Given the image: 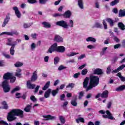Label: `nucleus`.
<instances>
[{"mask_svg":"<svg viewBox=\"0 0 125 125\" xmlns=\"http://www.w3.org/2000/svg\"><path fill=\"white\" fill-rule=\"evenodd\" d=\"M80 75H81V73L78 72L77 73H75L74 75L73 78H74V79H78V78H79V77H80Z\"/></svg>","mask_w":125,"mask_h":125,"instance_id":"5fc2aeb1","label":"nucleus"},{"mask_svg":"<svg viewBox=\"0 0 125 125\" xmlns=\"http://www.w3.org/2000/svg\"><path fill=\"white\" fill-rule=\"evenodd\" d=\"M59 92V88H57L55 90H53L51 91L52 96L54 97L56 96V95Z\"/></svg>","mask_w":125,"mask_h":125,"instance_id":"393cba45","label":"nucleus"},{"mask_svg":"<svg viewBox=\"0 0 125 125\" xmlns=\"http://www.w3.org/2000/svg\"><path fill=\"white\" fill-rule=\"evenodd\" d=\"M77 54H79V53L71 52L70 54H67L66 56L68 57H71L72 56H75V55H77Z\"/></svg>","mask_w":125,"mask_h":125,"instance_id":"79ce46f5","label":"nucleus"},{"mask_svg":"<svg viewBox=\"0 0 125 125\" xmlns=\"http://www.w3.org/2000/svg\"><path fill=\"white\" fill-rule=\"evenodd\" d=\"M2 35H7L8 36H13L12 31L11 32H3L0 34V36H2Z\"/></svg>","mask_w":125,"mask_h":125,"instance_id":"f704fd0d","label":"nucleus"},{"mask_svg":"<svg viewBox=\"0 0 125 125\" xmlns=\"http://www.w3.org/2000/svg\"><path fill=\"white\" fill-rule=\"evenodd\" d=\"M10 80L9 83H14L16 81V77L15 76H12L9 79Z\"/></svg>","mask_w":125,"mask_h":125,"instance_id":"2f4dec72","label":"nucleus"},{"mask_svg":"<svg viewBox=\"0 0 125 125\" xmlns=\"http://www.w3.org/2000/svg\"><path fill=\"white\" fill-rule=\"evenodd\" d=\"M57 43H54L48 49L47 53H52L54 51H57Z\"/></svg>","mask_w":125,"mask_h":125,"instance_id":"423d86ee","label":"nucleus"},{"mask_svg":"<svg viewBox=\"0 0 125 125\" xmlns=\"http://www.w3.org/2000/svg\"><path fill=\"white\" fill-rule=\"evenodd\" d=\"M43 118H44L45 119H42V121H48L49 120H54L55 119H56V117L52 116L50 115H43Z\"/></svg>","mask_w":125,"mask_h":125,"instance_id":"9d476101","label":"nucleus"},{"mask_svg":"<svg viewBox=\"0 0 125 125\" xmlns=\"http://www.w3.org/2000/svg\"><path fill=\"white\" fill-rule=\"evenodd\" d=\"M77 97H75L74 99H73L71 101V104L72 106H74V107H77L78 106V103H77Z\"/></svg>","mask_w":125,"mask_h":125,"instance_id":"a211bd4d","label":"nucleus"},{"mask_svg":"<svg viewBox=\"0 0 125 125\" xmlns=\"http://www.w3.org/2000/svg\"><path fill=\"white\" fill-rule=\"evenodd\" d=\"M111 73V67L108 66L106 69V74H109Z\"/></svg>","mask_w":125,"mask_h":125,"instance_id":"0e129e2a","label":"nucleus"},{"mask_svg":"<svg viewBox=\"0 0 125 125\" xmlns=\"http://www.w3.org/2000/svg\"><path fill=\"white\" fill-rule=\"evenodd\" d=\"M84 92H83V91H82L79 93V99H81L82 98H83V96H84Z\"/></svg>","mask_w":125,"mask_h":125,"instance_id":"c03bdc74","label":"nucleus"},{"mask_svg":"<svg viewBox=\"0 0 125 125\" xmlns=\"http://www.w3.org/2000/svg\"><path fill=\"white\" fill-rule=\"evenodd\" d=\"M42 25H43L44 28H49L51 27V25L49 22L43 21L42 22Z\"/></svg>","mask_w":125,"mask_h":125,"instance_id":"a878e982","label":"nucleus"},{"mask_svg":"<svg viewBox=\"0 0 125 125\" xmlns=\"http://www.w3.org/2000/svg\"><path fill=\"white\" fill-rule=\"evenodd\" d=\"M106 21L109 24L110 27H114L115 24H116V22H118L119 21V19H117L116 20H114L110 18H107L106 19Z\"/></svg>","mask_w":125,"mask_h":125,"instance_id":"0eeeda50","label":"nucleus"},{"mask_svg":"<svg viewBox=\"0 0 125 125\" xmlns=\"http://www.w3.org/2000/svg\"><path fill=\"white\" fill-rule=\"evenodd\" d=\"M64 69H67V67L64 66L62 65H60L58 68L59 71H62V70H64Z\"/></svg>","mask_w":125,"mask_h":125,"instance_id":"8fccbe9b","label":"nucleus"},{"mask_svg":"<svg viewBox=\"0 0 125 125\" xmlns=\"http://www.w3.org/2000/svg\"><path fill=\"white\" fill-rule=\"evenodd\" d=\"M49 59V57L48 56H46L44 58V62H48V60Z\"/></svg>","mask_w":125,"mask_h":125,"instance_id":"69168bd1","label":"nucleus"},{"mask_svg":"<svg viewBox=\"0 0 125 125\" xmlns=\"http://www.w3.org/2000/svg\"><path fill=\"white\" fill-rule=\"evenodd\" d=\"M49 85H50V82L48 81L45 84V85L42 87L43 90H46L47 88L49 87Z\"/></svg>","mask_w":125,"mask_h":125,"instance_id":"72a5a7b5","label":"nucleus"},{"mask_svg":"<svg viewBox=\"0 0 125 125\" xmlns=\"http://www.w3.org/2000/svg\"><path fill=\"white\" fill-rule=\"evenodd\" d=\"M21 72H22V69L20 68H18L16 70V72L15 73V76L17 77L18 78H21V76L22 74H21Z\"/></svg>","mask_w":125,"mask_h":125,"instance_id":"aec40b11","label":"nucleus"},{"mask_svg":"<svg viewBox=\"0 0 125 125\" xmlns=\"http://www.w3.org/2000/svg\"><path fill=\"white\" fill-rule=\"evenodd\" d=\"M31 37H32V39H33L34 40H36L37 37H38V34H37L36 33L32 34H31Z\"/></svg>","mask_w":125,"mask_h":125,"instance_id":"4d7b16f0","label":"nucleus"},{"mask_svg":"<svg viewBox=\"0 0 125 125\" xmlns=\"http://www.w3.org/2000/svg\"><path fill=\"white\" fill-rule=\"evenodd\" d=\"M90 82L88 85V82ZM99 84V77L96 76L91 75L90 77H86L83 82V87L86 88V91L92 89L93 87L97 86ZM88 85V86H87Z\"/></svg>","mask_w":125,"mask_h":125,"instance_id":"f257e3e1","label":"nucleus"},{"mask_svg":"<svg viewBox=\"0 0 125 125\" xmlns=\"http://www.w3.org/2000/svg\"><path fill=\"white\" fill-rule=\"evenodd\" d=\"M95 26L96 28H101L103 27V25L98 22L96 23Z\"/></svg>","mask_w":125,"mask_h":125,"instance_id":"3c124183","label":"nucleus"},{"mask_svg":"<svg viewBox=\"0 0 125 125\" xmlns=\"http://www.w3.org/2000/svg\"><path fill=\"white\" fill-rule=\"evenodd\" d=\"M54 41L57 42H63V38L59 35H55Z\"/></svg>","mask_w":125,"mask_h":125,"instance_id":"2eb2a0df","label":"nucleus"},{"mask_svg":"<svg viewBox=\"0 0 125 125\" xmlns=\"http://www.w3.org/2000/svg\"><path fill=\"white\" fill-rule=\"evenodd\" d=\"M87 72H88L87 69H84L82 71L81 74H82V76H85V75H86L87 74Z\"/></svg>","mask_w":125,"mask_h":125,"instance_id":"a18cd8bd","label":"nucleus"},{"mask_svg":"<svg viewBox=\"0 0 125 125\" xmlns=\"http://www.w3.org/2000/svg\"><path fill=\"white\" fill-rule=\"evenodd\" d=\"M71 16H72V13L70 10H67L62 14V17L66 19L71 18Z\"/></svg>","mask_w":125,"mask_h":125,"instance_id":"1a4fd4ad","label":"nucleus"},{"mask_svg":"<svg viewBox=\"0 0 125 125\" xmlns=\"http://www.w3.org/2000/svg\"><path fill=\"white\" fill-rule=\"evenodd\" d=\"M103 24L104 25V30H107V29H108V27H107V22H106V21L103 20Z\"/></svg>","mask_w":125,"mask_h":125,"instance_id":"864d4df0","label":"nucleus"},{"mask_svg":"<svg viewBox=\"0 0 125 125\" xmlns=\"http://www.w3.org/2000/svg\"><path fill=\"white\" fill-rule=\"evenodd\" d=\"M27 2L30 3V4H34L35 3H37L38 2V0H27Z\"/></svg>","mask_w":125,"mask_h":125,"instance_id":"37998d69","label":"nucleus"},{"mask_svg":"<svg viewBox=\"0 0 125 125\" xmlns=\"http://www.w3.org/2000/svg\"><path fill=\"white\" fill-rule=\"evenodd\" d=\"M54 65H57V63H59V61H60V58L58 57H56L54 59Z\"/></svg>","mask_w":125,"mask_h":125,"instance_id":"c9c22d12","label":"nucleus"},{"mask_svg":"<svg viewBox=\"0 0 125 125\" xmlns=\"http://www.w3.org/2000/svg\"><path fill=\"white\" fill-rule=\"evenodd\" d=\"M20 89H21V88L19 86H17L11 91V94H13V93L16 92V91H19Z\"/></svg>","mask_w":125,"mask_h":125,"instance_id":"cd10ccee","label":"nucleus"},{"mask_svg":"<svg viewBox=\"0 0 125 125\" xmlns=\"http://www.w3.org/2000/svg\"><path fill=\"white\" fill-rule=\"evenodd\" d=\"M13 40V38H8V42L6 43L7 45L11 46L10 49V54L12 56L14 55V53H15V50H14V48H15V45H17V42L16 41L14 42L13 44L11 43V42H12Z\"/></svg>","mask_w":125,"mask_h":125,"instance_id":"20e7f679","label":"nucleus"},{"mask_svg":"<svg viewBox=\"0 0 125 125\" xmlns=\"http://www.w3.org/2000/svg\"><path fill=\"white\" fill-rule=\"evenodd\" d=\"M125 16V10L120 9L119 13V17H124Z\"/></svg>","mask_w":125,"mask_h":125,"instance_id":"7c9ffc66","label":"nucleus"},{"mask_svg":"<svg viewBox=\"0 0 125 125\" xmlns=\"http://www.w3.org/2000/svg\"><path fill=\"white\" fill-rule=\"evenodd\" d=\"M93 73L94 75H98V76H101L103 75V70L101 68H96L95 70H93Z\"/></svg>","mask_w":125,"mask_h":125,"instance_id":"6e6552de","label":"nucleus"},{"mask_svg":"<svg viewBox=\"0 0 125 125\" xmlns=\"http://www.w3.org/2000/svg\"><path fill=\"white\" fill-rule=\"evenodd\" d=\"M31 109H32V104H27L24 108V111L26 113H30L31 112Z\"/></svg>","mask_w":125,"mask_h":125,"instance_id":"6ab92c4d","label":"nucleus"},{"mask_svg":"<svg viewBox=\"0 0 125 125\" xmlns=\"http://www.w3.org/2000/svg\"><path fill=\"white\" fill-rule=\"evenodd\" d=\"M30 100L31 101H33V102H36L37 101V98H36V97H35L34 95L30 96Z\"/></svg>","mask_w":125,"mask_h":125,"instance_id":"09e8293b","label":"nucleus"},{"mask_svg":"<svg viewBox=\"0 0 125 125\" xmlns=\"http://www.w3.org/2000/svg\"><path fill=\"white\" fill-rule=\"evenodd\" d=\"M1 105L3 106V109L4 110H7L8 109V104H7V103L5 101L2 102Z\"/></svg>","mask_w":125,"mask_h":125,"instance_id":"c85d7f7f","label":"nucleus"},{"mask_svg":"<svg viewBox=\"0 0 125 125\" xmlns=\"http://www.w3.org/2000/svg\"><path fill=\"white\" fill-rule=\"evenodd\" d=\"M65 97V94H63L60 96V100L61 101H64V99Z\"/></svg>","mask_w":125,"mask_h":125,"instance_id":"680f3d73","label":"nucleus"},{"mask_svg":"<svg viewBox=\"0 0 125 125\" xmlns=\"http://www.w3.org/2000/svg\"><path fill=\"white\" fill-rule=\"evenodd\" d=\"M27 88L28 89H34L35 88L36 85L34 84L31 83L30 81H27Z\"/></svg>","mask_w":125,"mask_h":125,"instance_id":"dca6fc26","label":"nucleus"},{"mask_svg":"<svg viewBox=\"0 0 125 125\" xmlns=\"http://www.w3.org/2000/svg\"><path fill=\"white\" fill-rule=\"evenodd\" d=\"M68 25V27H70V28H73V27H74V21H73V20H70L69 21V24Z\"/></svg>","mask_w":125,"mask_h":125,"instance_id":"de8ad7c7","label":"nucleus"},{"mask_svg":"<svg viewBox=\"0 0 125 125\" xmlns=\"http://www.w3.org/2000/svg\"><path fill=\"white\" fill-rule=\"evenodd\" d=\"M54 17H63L62 14L56 13L53 15Z\"/></svg>","mask_w":125,"mask_h":125,"instance_id":"13d9d810","label":"nucleus"},{"mask_svg":"<svg viewBox=\"0 0 125 125\" xmlns=\"http://www.w3.org/2000/svg\"><path fill=\"white\" fill-rule=\"evenodd\" d=\"M121 46H122V45L121 44L118 43V44L114 45V49H117L119 48V47H121Z\"/></svg>","mask_w":125,"mask_h":125,"instance_id":"bf43d9fd","label":"nucleus"},{"mask_svg":"<svg viewBox=\"0 0 125 125\" xmlns=\"http://www.w3.org/2000/svg\"><path fill=\"white\" fill-rule=\"evenodd\" d=\"M78 4L80 8L83 9V0H78Z\"/></svg>","mask_w":125,"mask_h":125,"instance_id":"bb28decb","label":"nucleus"},{"mask_svg":"<svg viewBox=\"0 0 125 125\" xmlns=\"http://www.w3.org/2000/svg\"><path fill=\"white\" fill-rule=\"evenodd\" d=\"M106 113L107 114V116L111 118L113 120H115V119L114 118V117H113V116H112V114L111 113V112H110V111L109 110H106Z\"/></svg>","mask_w":125,"mask_h":125,"instance_id":"a19ab883","label":"nucleus"},{"mask_svg":"<svg viewBox=\"0 0 125 125\" xmlns=\"http://www.w3.org/2000/svg\"><path fill=\"white\" fill-rule=\"evenodd\" d=\"M37 80H38V75L37 74V71H35L33 73L31 80V82H35V81H37Z\"/></svg>","mask_w":125,"mask_h":125,"instance_id":"f3484780","label":"nucleus"},{"mask_svg":"<svg viewBox=\"0 0 125 125\" xmlns=\"http://www.w3.org/2000/svg\"><path fill=\"white\" fill-rule=\"evenodd\" d=\"M108 94H109V91H108V90L104 91L101 94L102 98H108Z\"/></svg>","mask_w":125,"mask_h":125,"instance_id":"412c9836","label":"nucleus"},{"mask_svg":"<svg viewBox=\"0 0 125 125\" xmlns=\"http://www.w3.org/2000/svg\"><path fill=\"white\" fill-rule=\"evenodd\" d=\"M12 76H13V73L10 72H7L4 74L3 76V80H4V81L2 82L1 86L5 93H7V92L10 91L11 88L10 85H9V81H8V80Z\"/></svg>","mask_w":125,"mask_h":125,"instance_id":"7ed1b4c3","label":"nucleus"},{"mask_svg":"<svg viewBox=\"0 0 125 125\" xmlns=\"http://www.w3.org/2000/svg\"><path fill=\"white\" fill-rule=\"evenodd\" d=\"M74 88L75 87V83H69L67 86L66 88Z\"/></svg>","mask_w":125,"mask_h":125,"instance_id":"ea45409f","label":"nucleus"},{"mask_svg":"<svg viewBox=\"0 0 125 125\" xmlns=\"http://www.w3.org/2000/svg\"><path fill=\"white\" fill-rule=\"evenodd\" d=\"M13 9L15 11V13L18 18H20L21 17V13H20V11L18 9V7L17 6L13 7Z\"/></svg>","mask_w":125,"mask_h":125,"instance_id":"9b49d317","label":"nucleus"},{"mask_svg":"<svg viewBox=\"0 0 125 125\" xmlns=\"http://www.w3.org/2000/svg\"><path fill=\"white\" fill-rule=\"evenodd\" d=\"M119 0H114L110 2V5L111 6H114V5H116V4L119 3Z\"/></svg>","mask_w":125,"mask_h":125,"instance_id":"4c0bfd02","label":"nucleus"},{"mask_svg":"<svg viewBox=\"0 0 125 125\" xmlns=\"http://www.w3.org/2000/svg\"><path fill=\"white\" fill-rule=\"evenodd\" d=\"M8 125V124L6 122H4L3 120H0V125Z\"/></svg>","mask_w":125,"mask_h":125,"instance_id":"052dcab7","label":"nucleus"},{"mask_svg":"<svg viewBox=\"0 0 125 125\" xmlns=\"http://www.w3.org/2000/svg\"><path fill=\"white\" fill-rule=\"evenodd\" d=\"M40 88V85H37L36 88H35V90L34 91V92L35 93H37V92H38V91H39V89Z\"/></svg>","mask_w":125,"mask_h":125,"instance_id":"774afa93","label":"nucleus"},{"mask_svg":"<svg viewBox=\"0 0 125 125\" xmlns=\"http://www.w3.org/2000/svg\"><path fill=\"white\" fill-rule=\"evenodd\" d=\"M48 0H39V2L41 4H45Z\"/></svg>","mask_w":125,"mask_h":125,"instance_id":"6e6d98bb","label":"nucleus"},{"mask_svg":"<svg viewBox=\"0 0 125 125\" xmlns=\"http://www.w3.org/2000/svg\"><path fill=\"white\" fill-rule=\"evenodd\" d=\"M31 27L30 23H24L23 24V27L25 29H27V28H30Z\"/></svg>","mask_w":125,"mask_h":125,"instance_id":"603ef678","label":"nucleus"},{"mask_svg":"<svg viewBox=\"0 0 125 125\" xmlns=\"http://www.w3.org/2000/svg\"><path fill=\"white\" fill-rule=\"evenodd\" d=\"M9 20H10V17L9 16V15L6 16V18H5L4 21L3 22V24L2 25V27L4 28L5 26H6V24L9 22Z\"/></svg>","mask_w":125,"mask_h":125,"instance_id":"f8f14e48","label":"nucleus"},{"mask_svg":"<svg viewBox=\"0 0 125 125\" xmlns=\"http://www.w3.org/2000/svg\"><path fill=\"white\" fill-rule=\"evenodd\" d=\"M116 91H124L125 90V85H122L116 88Z\"/></svg>","mask_w":125,"mask_h":125,"instance_id":"b1692460","label":"nucleus"},{"mask_svg":"<svg viewBox=\"0 0 125 125\" xmlns=\"http://www.w3.org/2000/svg\"><path fill=\"white\" fill-rule=\"evenodd\" d=\"M21 119L24 118V111L20 109H13L8 113L7 115V120L8 122H13L15 121L17 117Z\"/></svg>","mask_w":125,"mask_h":125,"instance_id":"f03ea898","label":"nucleus"},{"mask_svg":"<svg viewBox=\"0 0 125 125\" xmlns=\"http://www.w3.org/2000/svg\"><path fill=\"white\" fill-rule=\"evenodd\" d=\"M118 26L120 30H122V31H125V25L124 24V23H123L122 22H118Z\"/></svg>","mask_w":125,"mask_h":125,"instance_id":"4be33fe9","label":"nucleus"},{"mask_svg":"<svg viewBox=\"0 0 125 125\" xmlns=\"http://www.w3.org/2000/svg\"><path fill=\"white\" fill-rule=\"evenodd\" d=\"M56 24L57 26H59L60 27L64 28V29H68V28H69L68 22L62 20L58 21L56 22Z\"/></svg>","mask_w":125,"mask_h":125,"instance_id":"39448f33","label":"nucleus"},{"mask_svg":"<svg viewBox=\"0 0 125 125\" xmlns=\"http://www.w3.org/2000/svg\"><path fill=\"white\" fill-rule=\"evenodd\" d=\"M76 122L77 124H80V122H81V123H84V119L80 117L79 119H76Z\"/></svg>","mask_w":125,"mask_h":125,"instance_id":"58836bf2","label":"nucleus"},{"mask_svg":"<svg viewBox=\"0 0 125 125\" xmlns=\"http://www.w3.org/2000/svg\"><path fill=\"white\" fill-rule=\"evenodd\" d=\"M125 68V64H122L120 66L116 69H115L112 71V74H116V73H118V72H120V71L123 70Z\"/></svg>","mask_w":125,"mask_h":125,"instance_id":"ddd939ff","label":"nucleus"},{"mask_svg":"<svg viewBox=\"0 0 125 125\" xmlns=\"http://www.w3.org/2000/svg\"><path fill=\"white\" fill-rule=\"evenodd\" d=\"M0 67H4V61H0Z\"/></svg>","mask_w":125,"mask_h":125,"instance_id":"e2e57ef3","label":"nucleus"},{"mask_svg":"<svg viewBox=\"0 0 125 125\" xmlns=\"http://www.w3.org/2000/svg\"><path fill=\"white\" fill-rule=\"evenodd\" d=\"M50 93H51V89H48L44 95L45 98H48L50 96Z\"/></svg>","mask_w":125,"mask_h":125,"instance_id":"5701e85b","label":"nucleus"},{"mask_svg":"<svg viewBox=\"0 0 125 125\" xmlns=\"http://www.w3.org/2000/svg\"><path fill=\"white\" fill-rule=\"evenodd\" d=\"M86 42H96V39L93 38V37H89L86 39Z\"/></svg>","mask_w":125,"mask_h":125,"instance_id":"473e14b6","label":"nucleus"},{"mask_svg":"<svg viewBox=\"0 0 125 125\" xmlns=\"http://www.w3.org/2000/svg\"><path fill=\"white\" fill-rule=\"evenodd\" d=\"M111 106H112V102H108L107 104V107L108 108V109H110Z\"/></svg>","mask_w":125,"mask_h":125,"instance_id":"338daca9","label":"nucleus"},{"mask_svg":"<svg viewBox=\"0 0 125 125\" xmlns=\"http://www.w3.org/2000/svg\"><path fill=\"white\" fill-rule=\"evenodd\" d=\"M66 48L63 46H58L57 48V52H59L60 53H63L65 52Z\"/></svg>","mask_w":125,"mask_h":125,"instance_id":"4468645a","label":"nucleus"},{"mask_svg":"<svg viewBox=\"0 0 125 125\" xmlns=\"http://www.w3.org/2000/svg\"><path fill=\"white\" fill-rule=\"evenodd\" d=\"M26 97H27V95L25 94H23L22 96H19V97H16V98H17L19 99L20 98H22L23 100H25L26 99Z\"/></svg>","mask_w":125,"mask_h":125,"instance_id":"49530a36","label":"nucleus"},{"mask_svg":"<svg viewBox=\"0 0 125 125\" xmlns=\"http://www.w3.org/2000/svg\"><path fill=\"white\" fill-rule=\"evenodd\" d=\"M59 119L61 124H62V125H64V124L66 123V120H65V118H64L63 116H60L59 117Z\"/></svg>","mask_w":125,"mask_h":125,"instance_id":"e433bc0d","label":"nucleus"},{"mask_svg":"<svg viewBox=\"0 0 125 125\" xmlns=\"http://www.w3.org/2000/svg\"><path fill=\"white\" fill-rule=\"evenodd\" d=\"M24 64L22 62H17L16 63L14 64L15 67L16 68H19L20 67H22Z\"/></svg>","mask_w":125,"mask_h":125,"instance_id":"c756f323","label":"nucleus"}]
</instances>
